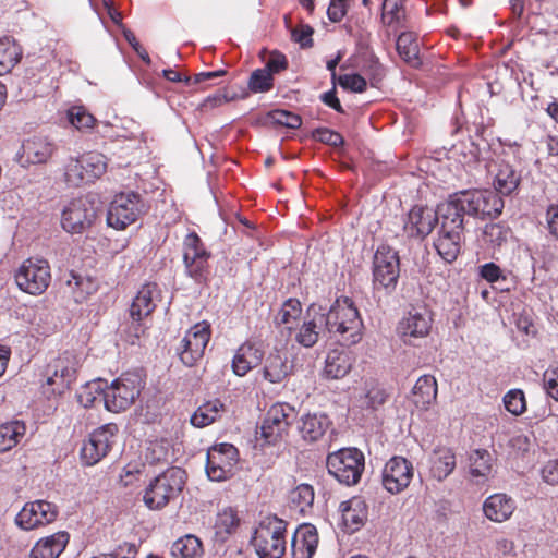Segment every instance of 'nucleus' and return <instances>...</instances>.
<instances>
[{
    "label": "nucleus",
    "instance_id": "nucleus-3",
    "mask_svg": "<svg viewBox=\"0 0 558 558\" xmlns=\"http://www.w3.org/2000/svg\"><path fill=\"white\" fill-rule=\"evenodd\" d=\"M288 523L276 515L264 518L255 529L252 545L259 558H281L287 547Z\"/></svg>",
    "mask_w": 558,
    "mask_h": 558
},
{
    "label": "nucleus",
    "instance_id": "nucleus-1",
    "mask_svg": "<svg viewBox=\"0 0 558 558\" xmlns=\"http://www.w3.org/2000/svg\"><path fill=\"white\" fill-rule=\"evenodd\" d=\"M319 323L325 322L326 329L338 336L343 345H353L362 340L363 320L352 299L337 298L326 314L318 316Z\"/></svg>",
    "mask_w": 558,
    "mask_h": 558
},
{
    "label": "nucleus",
    "instance_id": "nucleus-25",
    "mask_svg": "<svg viewBox=\"0 0 558 558\" xmlns=\"http://www.w3.org/2000/svg\"><path fill=\"white\" fill-rule=\"evenodd\" d=\"M70 542L66 531H58L39 538L29 551L28 558H59Z\"/></svg>",
    "mask_w": 558,
    "mask_h": 558
},
{
    "label": "nucleus",
    "instance_id": "nucleus-8",
    "mask_svg": "<svg viewBox=\"0 0 558 558\" xmlns=\"http://www.w3.org/2000/svg\"><path fill=\"white\" fill-rule=\"evenodd\" d=\"M14 278L20 290L31 295H40L50 284V266L46 259L27 258L17 268Z\"/></svg>",
    "mask_w": 558,
    "mask_h": 558
},
{
    "label": "nucleus",
    "instance_id": "nucleus-37",
    "mask_svg": "<svg viewBox=\"0 0 558 558\" xmlns=\"http://www.w3.org/2000/svg\"><path fill=\"white\" fill-rule=\"evenodd\" d=\"M240 522V517L234 508L225 507L220 509L214 523L216 537L222 542L226 541L238 530Z\"/></svg>",
    "mask_w": 558,
    "mask_h": 558
},
{
    "label": "nucleus",
    "instance_id": "nucleus-64",
    "mask_svg": "<svg viewBox=\"0 0 558 558\" xmlns=\"http://www.w3.org/2000/svg\"><path fill=\"white\" fill-rule=\"evenodd\" d=\"M541 477L548 485H558V459L549 460L542 466Z\"/></svg>",
    "mask_w": 558,
    "mask_h": 558
},
{
    "label": "nucleus",
    "instance_id": "nucleus-56",
    "mask_svg": "<svg viewBox=\"0 0 558 558\" xmlns=\"http://www.w3.org/2000/svg\"><path fill=\"white\" fill-rule=\"evenodd\" d=\"M269 116L274 123L289 129H299L302 124V119L299 114L287 110H274Z\"/></svg>",
    "mask_w": 558,
    "mask_h": 558
},
{
    "label": "nucleus",
    "instance_id": "nucleus-60",
    "mask_svg": "<svg viewBox=\"0 0 558 558\" xmlns=\"http://www.w3.org/2000/svg\"><path fill=\"white\" fill-rule=\"evenodd\" d=\"M66 283L75 294L76 301L86 298V294L89 293L87 287L92 284L89 280L84 279L83 277L76 275L73 271H71L70 278L68 279Z\"/></svg>",
    "mask_w": 558,
    "mask_h": 558
},
{
    "label": "nucleus",
    "instance_id": "nucleus-11",
    "mask_svg": "<svg viewBox=\"0 0 558 558\" xmlns=\"http://www.w3.org/2000/svg\"><path fill=\"white\" fill-rule=\"evenodd\" d=\"M239 463V450L228 442L217 444L207 451L206 474L209 480L222 482L231 478Z\"/></svg>",
    "mask_w": 558,
    "mask_h": 558
},
{
    "label": "nucleus",
    "instance_id": "nucleus-21",
    "mask_svg": "<svg viewBox=\"0 0 558 558\" xmlns=\"http://www.w3.org/2000/svg\"><path fill=\"white\" fill-rule=\"evenodd\" d=\"M437 222L436 210L428 206L415 205L409 211L403 228L409 236L424 239L433 231Z\"/></svg>",
    "mask_w": 558,
    "mask_h": 558
},
{
    "label": "nucleus",
    "instance_id": "nucleus-15",
    "mask_svg": "<svg viewBox=\"0 0 558 558\" xmlns=\"http://www.w3.org/2000/svg\"><path fill=\"white\" fill-rule=\"evenodd\" d=\"M295 410L289 403L277 402L266 412L260 430L262 437L268 444H276L288 434L289 427L295 418Z\"/></svg>",
    "mask_w": 558,
    "mask_h": 558
},
{
    "label": "nucleus",
    "instance_id": "nucleus-7",
    "mask_svg": "<svg viewBox=\"0 0 558 558\" xmlns=\"http://www.w3.org/2000/svg\"><path fill=\"white\" fill-rule=\"evenodd\" d=\"M98 218V206L89 196L73 198L61 213V227L71 234H82L93 227Z\"/></svg>",
    "mask_w": 558,
    "mask_h": 558
},
{
    "label": "nucleus",
    "instance_id": "nucleus-16",
    "mask_svg": "<svg viewBox=\"0 0 558 558\" xmlns=\"http://www.w3.org/2000/svg\"><path fill=\"white\" fill-rule=\"evenodd\" d=\"M118 432V425L114 423H108L95 429L83 444L82 461L87 465L98 463L111 450Z\"/></svg>",
    "mask_w": 558,
    "mask_h": 558
},
{
    "label": "nucleus",
    "instance_id": "nucleus-63",
    "mask_svg": "<svg viewBox=\"0 0 558 558\" xmlns=\"http://www.w3.org/2000/svg\"><path fill=\"white\" fill-rule=\"evenodd\" d=\"M543 380L547 393L558 401V365L550 366L546 369Z\"/></svg>",
    "mask_w": 558,
    "mask_h": 558
},
{
    "label": "nucleus",
    "instance_id": "nucleus-12",
    "mask_svg": "<svg viewBox=\"0 0 558 558\" xmlns=\"http://www.w3.org/2000/svg\"><path fill=\"white\" fill-rule=\"evenodd\" d=\"M459 194L469 216L480 219L496 218L502 211L504 201L493 190H464Z\"/></svg>",
    "mask_w": 558,
    "mask_h": 558
},
{
    "label": "nucleus",
    "instance_id": "nucleus-30",
    "mask_svg": "<svg viewBox=\"0 0 558 558\" xmlns=\"http://www.w3.org/2000/svg\"><path fill=\"white\" fill-rule=\"evenodd\" d=\"M342 523L350 532H355L363 526L368 515V507L361 496H354L340 505Z\"/></svg>",
    "mask_w": 558,
    "mask_h": 558
},
{
    "label": "nucleus",
    "instance_id": "nucleus-49",
    "mask_svg": "<svg viewBox=\"0 0 558 558\" xmlns=\"http://www.w3.org/2000/svg\"><path fill=\"white\" fill-rule=\"evenodd\" d=\"M247 86L254 94L267 93L274 87V77L264 68L256 69L252 72Z\"/></svg>",
    "mask_w": 558,
    "mask_h": 558
},
{
    "label": "nucleus",
    "instance_id": "nucleus-43",
    "mask_svg": "<svg viewBox=\"0 0 558 558\" xmlns=\"http://www.w3.org/2000/svg\"><path fill=\"white\" fill-rule=\"evenodd\" d=\"M315 493L310 484H300L289 494L291 507L300 513H305L313 506Z\"/></svg>",
    "mask_w": 558,
    "mask_h": 558
},
{
    "label": "nucleus",
    "instance_id": "nucleus-5",
    "mask_svg": "<svg viewBox=\"0 0 558 558\" xmlns=\"http://www.w3.org/2000/svg\"><path fill=\"white\" fill-rule=\"evenodd\" d=\"M76 357L68 351L48 363L41 381V387L48 398L61 396L68 391L76 378Z\"/></svg>",
    "mask_w": 558,
    "mask_h": 558
},
{
    "label": "nucleus",
    "instance_id": "nucleus-20",
    "mask_svg": "<svg viewBox=\"0 0 558 558\" xmlns=\"http://www.w3.org/2000/svg\"><path fill=\"white\" fill-rule=\"evenodd\" d=\"M294 372V362L286 350L275 349L265 357L262 376L270 384H281Z\"/></svg>",
    "mask_w": 558,
    "mask_h": 558
},
{
    "label": "nucleus",
    "instance_id": "nucleus-14",
    "mask_svg": "<svg viewBox=\"0 0 558 558\" xmlns=\"http://www.w3.org/2000/svg\"><path fill=\"white\" fill-rule=\"evenodd\" d=\"M59 508L56 504L38 499L26 502L15 517V524L24 531L44 527L57 520Z\"/></svg>",
    "mask_w": 558,
    "mask_h": 558
},
{
    "label": "nucleus",
    "instance_id": "nucleus-22",
    "mask_svg": "<svg viewBox=\"0 0 558 558\" xmlns=\"http://www.w3.org/2000/svg\"><path fill=\"white\" fill-rule=\"evenodd\" d=\"M459 192L454 193L449 199L438 205L436 213L438 214V221L440 227L457 231H464V215L466 209Z\"/></svg>",
    "mask_w": 558,
    "mask_h": 558
},
{
    "label": "nucleus",
    "instance_id": "nucleus-41",
    "mask_svg": "<svg viewBox=\"0 0 558 558\" xmlns=\"http://www.w3.org/2000/svg\"><path fill=\"white\" fill-rule=\"evenodd\" d=\"M301 315V302L295 298H290L283 302L276 317V323L283 325L289 332L295 331L300 324Z\"/></svg>",
    "mask_w": 558,
    "mask_h": 558
},
{
    "label": "nucleus",
    "instance_id": "nucleus-34",
    "mask_svg": "<svg viewBox=\"0 0 558 558\" xmlns=\"http://www.w3.org/2000/svg\"><path fill=\"white\" fill-rule=\"evenodd\" d=\"M437 391L436 378L433 375H423L412 389V401L416 408L426 410L436 401Z\"/></svg>",
    "mask_w": 558,
    "mask_h": 558
},
{
    "label": "nucleus",
    "instance_id": "nucleus-31",
    "mask_svg": "<svg viewBox=\"0 0 558 558\" xmlns=\"http://www.w3.org/2000/svg\"><path fill=\"white\" fill-rule=\"evenodd\" d=\"M515 508V501L502 493L490 495L483 504V512L485 517L493 522L499 523L508 520Z\"/></svg>",
    "mask_w": 558,
    "mask_h": 558
},
{
    "label": "nucleus",
    "instance_id": "nucleus-17",
    "mask_svg": "<svg viewBox=\"0 0 558 558\" xmlns=\"http://www.w3.org/2000/svg\"><path fill=\"white\" fill-rule=\"evenodd\" d=\"M434 318L426 308H412L399 322L397 331L404 343H411L413 339L427 337L433 327Z\"/></svg>",
    "mask_w": 558,
    "mask_h": 558
},
{
    "label": "nucleus",
    "instance_id": "nucleus-50",
    "mask_svg": "<svg viewBox=\"0 0 558 558\" xmlns=\"http://www.w3.org/2000/svg\"><path fill=\"white\" fill-rule=\"evenodd\" d=\"M509 230L500 223L486 225L483 230V241L490 247L501 246L508 239Z\"/></svg>",
    "mask_w": 558,
    "mask_h": 558
},
{
    "label": "nucleus",
    "instance_id": "nucleus-10",
    "mask_svg": "<svg viewBox=\"0 0 558 558\" xmlns=\"http://www.w3.org/2000/svg\"><path fill=\"white\" fill-rule=\"evenodd\" d=\"M144 211L140 194L120 193L114 196L107 213V223L116 230H124L134 223Z\"/></svg>",
    "mask_w": 558,
    "mask_h": 558
},
{
    "label": "nucleus",
    "instance_id": "nucleus-53",
    "mask_svg": "<svg viewBox=\"0 0 558 558\" xmlns=\"http://www.w3.org/2000/svg\"><path fill=\"white\" fill-rule=\"evenodd\" d=\"M209 258L210 256H204L201 259L184 266L187 276L198 283L205 282L210 274V267L208 264Z\"/></svg>",
    "mask_w": 558,
    "mask_h": 558
},
{
    "label": "nucleus",
    "instance_id": "nucleus-29",
    "mask_svg": "<svg viewBox=\"0 0 558 558\" xmlns=\"http://www.w3.org/2000/svg\"><path fill=\"white\" fill-rule=\"evenodd\" d=\"M157 294V283H146L138 290L130 306V316L133 322L141 323L153 314L156 308L155 296Z\"/></svg>",
    "mask_w": 558,
    "mask_h": 558
},
{
    "label": "nucleus",
    "instance_id": "nucleus-59",
    "mask_svg": "<svg viewBox=\"0 0 558 558\" xmlns=\"http://www.w3.org/2000/svg\"><path fill=\"white\" fill-rule=\"evenodd\" d=\"M404 0H384L383 10L384 17L388 19V24L399 22L402 17Z\"/></svg>",
    "mask_w": 558,
    "mask_h": 558
},
{
    "label": "nucleus",
    "instance_id": "nucleus-44",
    "mask_svg": "<svg viewBox=\"0 0 558 558\" xmlns=\"http://www.w3.org/2000/svg\"><path fill=\"white\" fill-rule=\"evenodd\" d=\"M204 256H210L202 239L196 232L189 233L183 241V263L184 266L201 259Z\"/></svg>",
    "mask_w": 558,
    "mask_h": 558
},
{
    "label": "nucleus",
    "instance_id": "nucleus-58",
    "mask_svg": "<svg viewBox=\"0 0 558 558\" xmlns=\"http://www.w3.org/2000/svg\"><path fill=\"white\" fill-rule=\"evenodd\" d=\"M313 137L323 144L333 147H339L344 144V138L340 133L327 128L316 129L313 133Z\"/></svg>",
    "mask_w": 558,
    "mask_h": 558
},
{
    "label": "nucleus",
    "instance_id": "nucleus-26",
    "mask_svg": "<svg viewBox=\"0 0 558 558\" xmlns=\"http://www.w3.org/2000/svg\"><path fill=\"white\" fill-rule=\"evenodd\" d=\"M462 239L463 232L439 227L433 245L442 260L453 263L461 252Z\"/></svg>",
    "mask_w": 558,
    "mask_h": 558
},
{
    "label": "nucleus",
    "instance_id": "nucleus-13",
    "mask_svg": "<svg viewBox=\"0 0 558 558\" xmlns=\"http://www.w3.org/2000/svg\"><path fill=\"white\" fill-rule=\"evenodd\" d=\"M210 336L209 323L203 320L192 326L177 348L181 362L189 367L196 365L204 356Z\"/></svg>",
    "mask_w": 558,
    "mask_h": 558
},
{
    "label": "nucleus",
    "instance_id": "nucleus-54",
    "mask_svg": "<svg viewBox=\"0 0 558 558\" xmlns=\"http://www.w3.org/2000/svg\"><path fill=\"white\" fill-rule=\"evenodd\" d=\"M69 120L77 130L92 129L96 123L94 116L83 107H73L69 111Z\"/></svg>",
    "mask_w": 558,
    "mask_h": 558
},
{
    "label": "nucleus",
    "instance_id": "nucleus-28",
    "mask_svg": "<svg viewBox=\"0 0 558 558\" xmlns=\"http://www.w3.org/2000/svg\"><path fill=\"white\" fill-rule=\"evenodd\" d=\"M318 546V533L311 524L300 526L291 541L292 558H312Z\"/></svg>",
    "mask_w": 558,
    "mask_h": 558
},
{
    "label": "nucleus",
    "instance_id": "nucleus-45",
    "mask_svg": "<svg viewBox=\"0 0 558 558\" xmlns=\"http://www.w3.org/2000/svg\"><path fill=\"white\" fill-rule=\"evenodd\" d=\"M20 50L13 39L0 38V75L7 74L19 62Z\"/></svg>",
    "mask_w": 558,
    "mask_h": 558
},
{
    "label": "nucleus",
    "instance_id": "nucleus-42",
    "mask_svg": "<svg viewBox=\"0 0 558 558\" xmlns=\"http://www.w3.org/2000/svg\"><path fill=\"white\" fill-rule=\"evenodd\" d=\"M171 553L175 558H198L204 554L203 543L197 536L186 534L172 544Z\"/></svg>",
    "mask_w": 558,
    "mask_h": 558
},
{
    "label": "nucleus",
    "instance_id": "nucleus-23",
    "mask_svg": "<svg viewBox=\"0 0 558 558\" xmlns=\"http://www.w3.org/2000/svg\"><path fill=\"white\" fill-rule=\"evenodd\" d=\"M331 426V421L324 413H307L298 422L301 438L307 444L320 441Z\"/></svg>",
    "mask_w": 558,
    "mask_h": 558
},
{
    "label": "nucleus",
    "instance_id": "nucleus-24",
    "mask_svg": "<svg viewBox=\"0 0 558 558\" xmlns=\"http://www.w3.org/2000/svg\"><path fill=\"white\" fill-rule=\"evenodd\" d=\"M493 458L485 449H476L469 457V482L475 486L488 485L494 477Z\"/></svg>",
    "mask_w": 558,
    "mask_h": 558
},
{
    "label": "nucleus",
    "instance_id": "nucleus-32",
    "mask_svg": "<svg viewBox=\"0 0 558 558\" xmlns=\"http://www.w3.org/2000/svg\"><path fill=\"white\" fill-rule=\"evenodd\" d=\"M429 464L432 477L441 482L456 469V454L450 448L437 447L429 458Z\"/></svg>",
    "mask_w": 558,
    "mask_h": 558
},
{
    "label": "nucleus",
    "instance_id": "nucleus-61",
    "mask_svg": "<svg viewBox=\"0 0 558 558\" xmlns=\"http://www.w3.org/2000/svg\"><path fill=\"white\" fill-rule=\"evenodd\" d=\"M480 276L490 283L507 281V275L502 272L500 267L495 263H486L480 266L478 269Z\"/></svg>",
    "mask_w": 558,
    "mask_h": 558
},
{
    "label": "nucleus",
    "instance_id": "nucleus-62",
    "mask_svg": "<svg viewBox=\"0 0 558 558\" xmlns=\"http://www.w3.org/2000/svg\"><path fill=\"white\" fill-rule=\"evenodd\" d=\"M288 68V59L287 57L275 50L271 51L269 54L268 60L265 63V70H267L268 73H271V76L274 77V74H278Z\"/></svg>",
    "mask_w": 558,
    "mask_h": 558
},
{
    "label": "nucleus",
    "instance_id": "nucleus-18",
    "mask_svg": "<svg viewBox=\"0 0 558 558\" xmlns=\"http://www.w3.org/2000/svg\"><path fill=\"white\" fill-rule=\"evenodd\" d=\"M413 465L403 457H392L383 470L381 483L384 488L392 495L403 492L413 478Z\"/></svg>",
    "mask_w": 558,
    "mask_h": 558
},
{
    "label": "nucleus",
    "instance_id": "nucleus-39",
    "mask_svg": "<svg viewBox=\"0 0 558 558\" xmlns=\"http://www.w3.org/2000/svg\"><path fill=\"white\" fill-rule=\"evenodd\" d=\"M520 179V174H518L509 163H499L494 179L495 192L499 195L511 194L518 189Z\"/></svg>",
    "mask_w": 558,
    "mask_h": 558
},
{
    "label": "nucleus",
    "instance_id": "nucleus-36",
    "mask_svg": "<svg viewBox=\"0 0 558 558\" xmlns=\"http://www.w3.org/2000/svg\"><path fill=\"white\" fill-rule=\"evenodd\" d=\"M396 48L401 59L410 66L415 69L421 66L420 47L414 33H401L397 38Z\"/></svg>",
    "mask_w": 558,
    "mask_h": 558
},
{
    "label": "nucleus",
    "instance_id": "nucleus-57",
    "mask_svg": "<svg viewBox=\"0 0 558 558\" xmlns=\"http://www.w3.org/2000/svg\"><path fill=\"white\" fill-rule=\"evenodd\" d=\"M505 408L508 412L513 415H520L523 413V390L514 389L510 390L504 397Z\"/></svg>",
    "mask_w": 558,
    "mask_h": 558
},
{
    "label": "nucleus",
    "instance_id": "nucleus-52",
    "mask_svg": "<svg viewBox=\"0 0 558 558\" xmlns=\"http://www.w3.org/2000/svg\"><path fill=\"white\" fill-rule=\"evenodd\" d=\"M106 380H97L86 385L83 390L78 393V401L85 408L94 407L98 395L102 401V389L105 388Z\"/></svg>",
    "mask_w": 558,
    "mask_h": 558
},
{
    "label": "nucleus",
    "instance_id": "nucleus-47",
    "mask_svg": "<svg viewBox=\"0 0 558 558\" xmlns=\"http://www.w3.org/2000/svg\"><path fill=\"white\" fill-rule=\"evenodd\" d=\"M317 318L318 317H314L310 320H304L302 326L298 329L294 339L299 344L305 348H312L317 343L319 336Z\"/></svg>",
    "mask_w": 558,
    "mask_h": 558
},
{
    "label": "nucleus",
    "instance_id": "nucleus-33",
    "mask_svg": "<svg viewBox=\"0 0 558 558\" xmlns=\"http://www.w3.org/2000/svg\"><path fill=\"white\" fill-rule=\"evenodd\" d=\"M352 356L345 350L333 349L327 354L324 367V376L328 379L343 378L352 368Z\"/></svg>",
    "mask_w": 558,
    "mask_h": 558
},
{
    "label": "nucleus",
    "instance_id": "nucleus-38",
    "mask_svg": "<svg viewBox=\"0 0 558 558\" xmlns=\"http://www.w3.org/2000/svg\"><path fill=\"white\" fill-rule=\"evenodd\" d=\"M26 434V424L14 420L0 424V452H7L16 447Z\"/></svg>",
    "mask_w": 558,
    "mask_h": 558
},
{
    "label": "nucleus",
    "instance_id": "nucleus-9",
    "mask_svg": "<svg viewBox=\"0 0 558 558\" xmlns=\"http://www.w3.org/2000/svg\"><path fill=\"white\" fill-rule=\"evenodd\" d=\"M400 276V258L398 252L388 245H380L373 262L374 289L391 292L396 289Z\"/></svg>",
    "mask_w": 558,
    "mask_h": 558
},
{
    "label": "nucleus",
    "instance_id": "nucleus-46",
    "mask_svg": "<svg viewBox=\"0 0 558 558\" xmlns=\"http://www.w3.org/2000/svg\"><path fill=\"white\" fill-rule=\"evenodd\" d=\"M170 457V444L167 439H155L147 444L144 458L151 465L168 463Z\"/></svg>",
    "mask_w": 558,
    "mask_h": 558
},
{
    "label": "nucleus",
    "instance_id": "nucleus-2",
    "mask_svg": "<svg viewBox=\"0 0 558 558\" xmlns=\"http://www.w3.org/2000/svg\"><path fill=\"white\" fill-rule=\"evenodd\" d=\"M144 386V378L138 372L122 373L110 385L106 381L102 389L105 408L113 413L125 411L140 397Z\"/></svg>",
    "mask_w": 558,
    "mask_h": 558
},
{
    "label": "nucleus",
    "instance_id": "nucleus-35",
    "mask_svg": "<svg viewBox=\"0 0 558 558\" xmlns=\"http://www.w3.org/2000/svg\"><path fill=\"white\" fill-rule=\"evenodd\" d=\"M226 410V405L220 399L206 401L193 413L191 424L198 428L206 427L219 420Z\"/></svg>",
    "mask_w": 558,
    "mask_h": 558
},
{
    "label": "nucleus",
    "instance_id": "nucleus-4",
    "mask_svg": "<svg viewBox=\"0 0 558 558\" xmlns=\"http://www.w3.org/2000/svg\"><path fill=\"white\" fill-rule=\"evenodd\" d=\"M185 484V471L169 468L150 481L145 489L143 500L150 510H160L182 492Z\"/></svg>",
    "mask_w": 558,
    "mask_h": 558
},
{
    "label": "nucleus",
    "instance_id": "nucleus-27",
    "mask_svg": "<svg viewBox=\"0 0 558 558\" xmlns=\"http://www.w3.org/2000/svg\"><path fill=\"white\" fill-rule=\"evenodd\" d=\"M263 355V351L255 343L245 341L236 349L232 357L231 368L233 374L239 377L245 376L260 364Z\"/></svg>",
    "mask_w": 558,
    "mask_h": 558
},
{
    "label": "nucleus",
    "instance_id": "nucleus-6",
    "mask_svg": "<svg viewBox=\"0 0 558 558\" xmlns=\"http://www.w3.org/2000/svg\"><path fill=\"white\" fill-rule=\"evenodd\" d=\"M326 466L339 483L356 485L364 472L365 457L356 448H342L327 456Z\"/></svg>",
    "mask_w": 558,
    "mask_h": 558
},
{
    "label": "nucleus",
    "instance_id": "nucleus-40",
    "mask_svg": "<svg viewBox=\"0 0 558 558\" xmlns=\"http://www.w3.org/2000/svg\"><path fill=\"white\" fill-rule=\"evenodd\" d=\"M77 159L85 170L87 183H93L107 171V158L100 153L88 151L77 157Z\"/></svg>",
    "mask_w": 558,
    "mask_h": 558
},
{
    "label": "nucleus",
    "instance_id": "nucleus-48",
    "mask_svg": "<svg viewBox=\"0 0 558 558\" xmlns=\"http://www.w3.org/2000/svg\"><path fill=\"white\" fill-rule=\"evenodd\" d=\"M361 70L368 76L372 87H378L386 75L384 65L379 62L378 58L373 54L364 59Z\"/></svg>",
    "mask_w": 558,
    "mask_h": 558
},
{
    "label": "nucleus",
    "instance_id": "nucleus-55",
    "mask_svg": "<svg viewBox=\"0 0 558 558\" xmlns=\"http://www.w3.org/2000/svg\"><path fill=\"white\" fill-rule=\"evenodd\" d=\"M338 83L342 88L353 93H364L367 88L366 78L357 73L340 75Z\"/></svg>",
    "mask_w": 558,
    "mask_h": 558
},
{
    "label": "nucleus",
    "instance_id": "nucleus-19",
    "mask_svg": "<svg viewBox=\"0 0 558 558\" xmlns=\"http://www.w3.org/2000/svg\"><path fill=\"white\" fill-rule=\"evenodd\" d=\"M53 150V145L46 138L34 136L23 141L15 155V160L23 168L43 165L51 158Z\"/></svg>",
    "mask_w": 558,
    "mask_h": 558
},
{
    "label": "nucleus",
    "instance_id": "nucleus-51",
    "mask_svg": "<svg viewBox=\"0 0 558 558\" xmlns=\"http://www.w3.org/2000/svg\"><path fill=\"white\" fill-rule=\"evenodd\" d=\"M64 179L71 186H80L87 183V180H85V170L77 157H71L68 160L64 169Z\"/></svg>",
    "mask_w": 558,
    "mask_h": 558
}]
</instances>
